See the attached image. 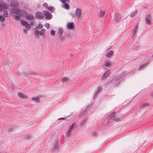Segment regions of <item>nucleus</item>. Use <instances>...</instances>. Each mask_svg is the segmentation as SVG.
<instances>
[{
	"instance_id": "20e7f679",
	"label": "nucleus",
	"mask_w": 153,
	"mask_h": 153,
	"mask_svg": "<svg viewBox=\"0 0 153 153\" xmlns=\"http://www.w3.org/2000/svg\"><path fill=\"white\" fill-rule=\"evenodd\" d=\"M43 13L45 16V18L47 20H50L51 19L52 15L51 14L47 12L46 10H43Z\"/></svg>"
},
{
	"instance_id": "a878e982",
	"label": "nucleus",
	"mask_w": 153,
	"mask_h": 153,
	"mask_svg": "<svg viewBox=\"0 0 153 153\" xmlns=\"http://www.w3.org/2000/svg\"><path fill=\"white\" fill-rule=\"evenodd\" d=\"M137 11H134L130 15V16L131 17H134L137 13Z\"/></svg>"
},
{
	"instance_id": "f3484780",
	"label": "nucleus",
	"mask_w": 153,
	"mask_h": 153,
	"mask_svg": "<svg viewBox=\"0 0 153 153\" xmlns=\"http://www.w3.org/2000/svg\"><path fill=\"white\" fill-rule=\"evenodd\" d=\"M105 12L102 10H100V16L101 17H103L105 15Z\"/></svg>"
},
{
	"instance_id": "0eeeda50",
	"label": "nucleus",
	"mask_w": 153,
	"mask_h": 153,
	"mask_svg": "<svg viewBox=\"0 0 153 153\" xmlns=\"http://www.w3.org/2000/svg\"><path fill=\"white\" fill-rule=\"evenodd\" d=\"M75 25L74 23L72 22L68 23V29L73 30L74 29Z\"/></svg>"
},
{
	"instance_id": "4468645a",
	"label": "nucleus",
	"mask_w": 153,
	"mask_h": 153,
	"mask_svg": "<svg viewBox=\"0 0 153 153\" xmlns=\"http://www.w3.org/2000/svg\"><path fill=\"white\" fill-rule=\"evenodd\" d=\"M121 18V15L120 14H118L115 16L114 19L115 21H116L120 19Z\"/></svg>"
},
{
	"instance_id": "5701e85b",
	"label": "nucleus",
	"mask_w": 153,
	"mask_h": 153,
	"mask_svg": "<svg viewBox=\"0 0 153 153\" xmlns=\"http://www.w3.org/2000/svg\"><path fill=\"white\" fill-rule=\"evenodd\" d=\"M63 31L62 28H60L58 30V32L59 34L61 35L63 33Z\"/></svg>"
},
{
	"instance_id": "9b49d317",
	"label": "nucleus",
	"mask_w": 153,
	"mask_h": 153,
	"mask_svg": "<svg viewBox=\"0 0 153 153\" xmlns=\"http://www.w3.org/2000/svg\"><path fill=\"white\" fill-rule=\"evenodd\" d=\"M110 74V72H109L108 71H107L106 72H105L101 76V79H104L106 78L107 77V76H109Z\"/></svg>"
},
{
	"instance_id": "c756f323",
	"label": "nucleus",
	"mask_w": 153,
	"mask_h": 153,
	"mask_svg": "<svg viewBox=\"0 0 153 153\" xmlns=\"http://www.w3.org/2000/svg\"><path fill=\"white\" fill-rule=\"evenodd\" d=\"M45 26L48 29L50 27V25L48 23H46L45 25Z\"/></svg>"
},
{
	"instance_id": "6ab92c4d",
	"label": "nucleus",
	"mask_w": 153,
	"mask_h": 153,
	"mask_svg": "<svg viewBox=\"0 0 153 153\" xmlns=\"http://www.w3.org/2000/svg\"><path fill=\"white\" fill-rule=\"evenodd\" d=\"M43 27V25L40 23L38 24V26L36 27V28L37 29H41Z\"/></svg>"
},
{
	"instance_id": "58836bf2",
	"label": "nucleus",
	"mask_w": 153,
	"mask_h": 153,
	"mask_svg": "<svg viewBox=\"0 0 153 153\" xmlns=\"http://www.w3.org/2000/svg\"><path fill=\"white\" fill-rule=\"evenodd\" d=\"M137 26L136 27V29H137Z\"/></svg>"
},
{
	"instance_id": "72a5a7b5",
	"label": "nucleus",
	"mask_w": 153,
	"mask_h": 153,
	"mask_svg": "<svg viewBox=\"0 0 153 153\" xmlns=\"http://www.w3.org/2000/svg\"><path fill=\"white\" fill-rule=\"evenodd\" d=\"M64 119H65V118H64V117L60 118H59L58 119V120H62V119L64 120Z\"/></svg>"
},
{
	"instance_id": "f03ea898",
	"label": "nucleus",
	"mask_w": 153,
	"mask_h": 153,
	"mask_svg": "<svg viewBox=\"0 0 153 153\" xmlns=\"http://www.w3.org/2000/svg\"><path fill=\"white\" fill-rule=\"evenodd\" d=\"M13 13L20 16H22L24 14L25 12L23 10H17L16 9H14L13 10Z\"/></svg>"
},
{
	"instance_id": "f704fd0d",
	"label": "nucleus",
	"mask_w": 153,
	"mask_h": 153,
	"mask_svg": "<svg viewBox=\"0 0 153 153\" xmlns=\"http://www.w3.org/2000/svg\"><path fill=\"white\" fill-rule=\"evenodd\" d=\"M23 32L25 33H27V31L26 30L24 29V30H23Z\"/></svg>"
},
{
	"instance_id": "dca6fc26",
	"label": "nucleus",
	"mask_w": 153,
	"mask_h": 153,
	"mask_svg": "<svg viewBox=\"0 0 153 153\" xmlns=\"http://www.w3.org/2000/svg\"><path fill=\"white\" fill-rule=\"evenodd\" d=\"M47 9L51 13H53L55 10V8L53 7H48Z\"/></svg>"
},
{
	"instance_id": "393cba45",
	"label": "nucleus",
	"mask_w": 153,
	"mask_h": 153,
	"mask_svg": "<svg viewBox=\"0 0 153 153\" xmlns=\"http://www.w3.org/2000/svg\"><path fill=\"white\" fill-rule=\"evenodd\" d=\"M30 25L29 24H27V25H26V30H29L30 29Z\"/></svg>"
},
{
	"instance_id": "423d86ee",
	"label": "nucleus",
	"mask_w": 153,
	"mask_h": 153,
	"mask_svg": "<svg viewBox=\"0 0 153 153\" xmlns=\"http://www.w3.org/2000/svg\"><path fill=\"white\" fill-rule=\"evenodd\" d=\"M104 65L107 68H108L112 66V63L110 60H106L104 62Z\"/></svg>"
},
{
	"instance_id": "c9c22d12",
	"label": "nucleus",
	"mask_w": 153,
	"mask_h": 153,
	"mask_svg": "<svg viewBox=\"0 0 153 153\" xmlns=\"http://www.w3.org/2000/svg\"><path fill=\"white\" fill-rule=\"evenodd\" d=\"M86 120V118L84 119V120H83V121L82 123H84V122Z\"/></svg>"
},
{
	"instance_id": "2eb2a0df",
	"label": "nucleus",
	"mask_w": 153,
	"mask_h": 153,
	"mask_svg": "<svg viewBox=\"0 0 153 153\" xmlns=\"http://www.w3.org/2000/svg\"><path fill=\"white\" fill-rule=\"evenodd\" d=\"M113 51H110L108 53H106V56L107 57H110L113 54Z\"/></svg>"
},
{
	"instance_id": "bb28decb",
	"label": "nucleus",
	"mask_w": 153,
	"mask_h": 153,
	"mask_svg": "<svg viewBox=\"0 0 153 153\" xmlns=\"http://www.w3.org/2000/svg\"><path fill=\"white\" fill-rule=\"evenodd\" d=\"M32 100L35 101H37L39 100V97H37L35 98H32Z\"/></svg>"
},
{
	"instance_id": "7c9ffc66",
	"label": "nucleus",
	"mask_w": 153,
	"mask_h": 153,
	"mask_svg": "<svg viewBox=\"0 0 153 153\" xmlns=\"http://www.w3.org/2000/svg\"><path fill=\"white\" fill-rule=\"evenodd\" d=\"M15 19L16 20H19L20 19V17L19 16H15Z\"/></svg>"
},
{
	"instance_id": "7ed1b4c3",
	"label": "nucleus",
	"mask_w": 153,
	"mask_h": 153,
	"mask_svg": "<svg viewBox=\"0 0 153 153\" xmlns=\"http://www.w3.org/2000/svg\"><path fill=\"white\" fill-rule=\"evenodd\" d=\"M152 19V17L150 15H147L145 18V20L146 24L150 25L152 24L151 20Z\"/></svg>"
},
{
	"instance_id": "9d476101",
	"label": "nucleus",
	"mask_w": 153,
	"mask_h": 153,
	"mask_svg": "<svg viewBox=\"0 0 153 153\" xmlns=\"http://www.w3.org/2000/svg\"><path fill=\"white\" fill-rule=\"evenodd\" d=\"M18 96L19 97L23 99H27L28 98L23 93L21 92H19L18 94Z\"/></svg>"
},
{
	"instance_id": "f257e3e1",
	"label": "nucleus",
	"mask_w": 153,
	"mask_h": 153,
	"mask_svg": "<svg viewBox=\"0 0 153 153\" xmlns=\"http://www.w3.org/2000/svg\"><path fill=\"white\" fill-rule=\"evenodd\" d=\"M81 10L80 8H76L74 14V17H76L78 19H79L81 17Z\"/></svg>"
},
{
	"instance_id": "ddd939ff",
	"label": "nucleus",
	"mask_w": 153,
	"mask_h": 153,
	"mask_svg": "<svg viewBox=\"0 0 153 153\" xmlns=\"http://www.w3.org/2000/svg\"><path fill=\"white\" fill-rule=\"evenodd\" d=\"M111 119L114 120H119V117L116 115L115 114H114L111 116Z\"/></svg>"
},
{
	"instance_id": "473e14b6",
	"label": "nucleus",
	"mask_w": 153,
	"mask_h": 153,
	"mask_svg": "<svg viewBox=\"0 0 153 153\" xmlns=\"http://www.w3.org/2000/svg\"><path fill=\"white\" fill-rule=\"evenodd\" d=\"M102 89V88L101 87H99L97 89L98 91L100 92L101 91Z\"/></svg>"
},
{
	"instance_id": "aec40b11",
	"label": "nucleus",
	"mask_w": 153,
	"mask_h": 153,
	"mask_svg": "<svg viewBox=\"0 0 153 153\" xmlns=\"http://www.w3.org/2000/svg\"><path fill=\"white\" fill-rule=\"evenodd\" d=\"M26 17V19L29 20H32L33 18V16L31 15L27 16Z\"/></svg>"
},
{
	"instance_id": "412c9836",
	"label": "nucleus",
	"mask_w": 153,
	"mask_h": 153,
	"mask_svg": "<svg viewBox=\"0 0 153 153\" xmlns=\"http://www.w3.org/2000/svg\"><path fill=\"white\" fill-rule=\"evenodd\" d=\"M67 81V78L66 77H63L61 80V82L62 83H66Z\"/></svg>"
},
{
	"instance_id": "c85d7f7f",
	"label": "nucleus",
	"mask_w": 153,
	"mask_h": 153,
	"mask_svg": "<svg viewBox=\"0 0 153 153\" xmlns=\"http://www.w3.org/2000/svg\"><path fill=\"white\" fill-rule=\"evenodd\" d=\"M0 20L1 22H3L5 20V19L4 17H2V16H1V18Z\"/></svg>"
},
{
	"instance_id": "f8f14e48",
	"label": "nucleus",
	"mask_w": 153,
	"mask_h": 153,
	"mask_svg": "<svg viewBox=\"0 0 153 153\" xmlns=\"http://www.w3.org/2000/svg\"><path fill=\"white\" fill-rule=\"evenodd\" d=\"M19 5V3L18 2L16 1H12L11 4V5L13 7H16Z\"/></svg>"
},
{
	"instance_id": "4c0bfd02",
	"label": "nucleus",
	"mask_w": 153,
	"mask_h": 153,
	"mask_svg": "<svg viewBox=\"0 0 153 153\" xmlns=\"http://www.w3.org/2000/svg\"><path fill=\"white\" fill-rule=\"evenodd\" d=\"M84 114H83V115H81L80 117H82L83 116H84Z\"/></svg>"
},
{
	"instance_id": "ea45409f",
	"label": "nucleus",
	"mask_w": 153,
	"mask_h": 153,
	"mask_svg": "<svg viewBox=\"0 0 153 153\" xmlns=\"http://www.w3.org/2000/svg\"><path fill=\"white\" fill-rule=\"evenodd\" d=\"M124 75V73H123L122 75Z\"/></svg>"
},
{
	"instance_id": "4be33fe9",
	"label": "nucleus",
	"mask_w": 153,
	"mask_h": 153,
	"mask_svg": "<svg viewBox=\"0 0 153 153\" xmlns=\"http://www.w3.org/2000/svg\"><path fill=\"white\" fill-rule=\"evenodd\" d=\"M20 22L23 25H26L28 24L27 22L22 20H21Z\"/></svg>"
},
{
	"instance_id": "39448f33",
	"label": "nucleus",
	"mask_w": 153,
	"mask_h": 153,
	"mask_svg": "<svg viewBox=\"0 0 153 153\" xmlns=\"http://www.w3.org/2000/svg\"><path fill=\"white\" fill-rule=\"evenodd\" d=\"M35 33L37 35L42 36L45 34V30L44 29H41L40 31L36 30L35 31Z\"/></svg>"
},
{
	"instance_id": "6e6552de",
	"label": "nucleus",
	"mask_w": 153,
	"mask_h": 153,
	"mask_svg": "<svg viewBox=\"0 0 153 153\" xmlns=\"http://www.w3.org/2000/svg\"><path fill=\"white\" fill-rule=\"evenodd\" d=\"M35 17L36 18L42 19L44 17V15L42 12L39 11L36 13Z\"/></svg>"
},
{
	"instance_id": "1a4fd4ad",
	"label": "nucleus",
	"mask_w": 153,
	"mask_h": 153,
	"mask_svg": "<svg viewBox=\"0 0 153 153\" xmlns=\"http://www.w3.org/2000/svg\"><path fill=\"white\" fill-rule=\"evenodd\" d=\"M8 8V5L4 3H2L0 4V11L3 9H7Z\"/></svg>"
},
{
	"instance_id": "b1692460",
	"label": "nucleus",
	"mask_w": 153,
	"mask_h": 153,
	"mask_svg": "<svg viewBox=\"0 0 153 153\" xmlns=\"http://www.w3.org/2000/svg\"><path fill=\"white\" fill-rule=\"evenodd\" d=\"M3 14L5 17H7L8 16L7 11L6 10H4Z\"/></svg>"
},
{
	"instance_id": "2f4dec72",
	"label": "nucleus",
	"mask_w": 153,
	"mask_h": 153,
	"mask_svg": "<svg viewBox=\"0 0 153 153\" xmlns=\"http://www.w3.org/2000/svg\"><path fill=\"white\" fill-rule=\"evenodd\" d=\"M43 6L44 7H48V4L46 3H45L43 4Z\"/></svg>"
},
{
	"instance_id": "a211bd4d",
	"label": "nucleus",
	"mask_w": 153,
	"mask_h": 153,
	"mask_svg": "<svg viewBox=\"0 0 153 153\" xmlns=\"http://www.w3.org/2000/svg\"><path fill=\"white\" fill-rule=\"evenodd\" d=\"M73 126H74V124H72L71 126L69 127V131H68V133H69L70 134L71 132V131H72V129L73 128Z\"/></svg>"
},
{
	"instance_id": "a19ab883",
	"label": "nucleus",
	"mask_w": 153,
	"mask_h": 153,
	"mask_svg": "<svg viewBox=\"0 0 153 153\" xmlns=\"http://www.w3.org/2000/svg\"><path fill=\"white\" fill-rule=\"evenodd\" d=\"M152 96H153V92L152 93Z\"/></svg>"
},
{
	"instance_id": "e433bc0d",
	"label": "nucleus",
	"mask_w": 153,
	"mask_h": 153,
	"mask_svg": "<svg viewBox=\"0 0 153 153\" xmlns=\"http://www.w3.org/2000/svg\"><path fill=\"white\" fill-rule=\"evenodd\" d=\"M70 9L69 6L68 4V10L69 9Z\"/></svg>"
},
{
	"instance_id": "cd10ccee",
	"label": "nucleus",
	"mask_w": 153,
	"mask_h": 153,
	"mask_svg": "<svg viewBox=\"0 0 153 153\" xmlns=\"http://www.w3.org/2000/svg\"><path fill=\"white\" fill-rule=\"evenodd\" d=\"M55 31L53 30H52L51 31V34L52 36H54L55 34Z\"/></svg>"
},
{
	"instance_id": "79ce46f5",
	"label": "nucleus",
	"mask_w": 153,
	"mask_h": 153,
	"mask_svg": "<svg viewBox=\"0 0 153 153\" xmlns=\"http://www.w3.org/2000/svg\"><path fill=\"white\" fill-rule=\"evenodd\" d=\"M152 56L153 57V56Z\"/></svg>"
}]
</instances>
